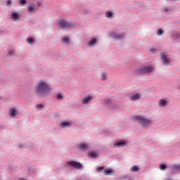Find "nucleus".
Instances as JSON below:
<instances>
[{"label":"nucleus","mask_w":180,"mask_h":180,"mask_svg":"<svg viewBox=\"0 0 180 180\" xmlns=\"http://www.w3.org/2000/svg\"><path fill=\"white\" fill-rule=\"evenodd\" d=\"M37 108H39V109H43V105L42 104H39L37 105Z\"/></svg>","instance_id":"c756f323"},{"label":"nucleus","mask_w":180,"mask_h":180,"mask_svg":"<svg viewBox=\"0 0 180 180\" xmlns=\"http://www.w3.org/2000/svg\"><path fill=\"white\" fill-rule=\"evenodd\" d=\"M161 58L165 65H169V63H171V61L169 60V58H168V56L161 53Z\"/></svg>","instance_id":"423d86ee"},{"label":"nucleus","mask_w":180,"mask_h":180,"mask_svg":"<svg viewBox=\"0 0 180 180\" xmlns=\"http://www.w3.org/2000/svg\"><path fill=\"white\" fill-rule=\"evenodd\" d=\"M96 43V39H92L89 41V47H92L94 44Z\"/></svg>","instance_id":"ddd939ff"},{"label":"nucleus","mask_w":180,"mask_h":180,"mask_svg":"<svg viewBox=\"0 0 180 180\" xmlns=\"http://www.w3.org/2000/svg\"><path fill=\"white\" fill-rule=\"evenodd\" d=\"M0 99H1V98L0 97Z\"/></svg>","instance_id":"c9c22d12"},{"label":"nucleus","mask_w":180,"mask_h":180,"mask_svg":"<svg viewBox=\"0 0 180 180\" xmlns=\"http://www.w3.org/2000/svg\"><path fill=\"white\" fill-rule=\"evenodd\" d=\"M112 169H105L104 170V174L105 175H109V174H111Z\"/></svg>","instance_id":"5701e85b"},{"label":"nucleus","mask_w":180,"mask_h":180,"mask_svg":"<svg viewBox=\"0 0 180 180\" xmlns=\"http://www.w3.org/2000/svg\"><path fill=\"white\" fill-rule=\"evenodd\" d=\"M131 172H139V167H137L136 165L133 166L132 167H131Z\"/></svg>","instance_id":"4468645a"},{"label":"nucleus","mask_w":180,"mask_h":180,"mask_svg":"<svg viewBox=\"0 0 180 180\" xmlns=\"http://www.w3.org/2000/svg\"><path fill=\"white\" fill-rule=\"evenodd\" d=\"M154 71L153 66H143L135 72L136 75H141V74H150Z\"/></svg>","instance_id":"f03ea898"},{"label":"nucleus","mask_w":180,"mask_h":180,"mask_svg":"<svg viewBox=\"0 0 180 180\" xmlns=\"http://www.w3.org/2000/svg\"><path fill=\"white\" fill-rule=\"evenodd\" d=\"M179 89H180V87H179Z\"/></svg>","instance_id":"e433bc0d"},{"label":"nucleus","mask_w":180,"mask_h":180,"mask_svg":"<svg viewBox=\"0 0 180 180\" xmlns=\"http://www.w3.org/2000/svg\"><path fill=\"white\" fill-rule=\"evenodd\" d=\"M117 147H124L126 146V141H120L114 144Z\"/></svg>","instance_id":"1a4fd4ad"},{"label":"nucleus","mask_w":180,"mask_h":180,"mask_svg":"<svg viewBox=\"0 0 180 180\" xmlns=\"http://www.w3.org/2000/svg\"><path fill=\"white\" fill-rule=\"evenodd\" d=\"M6 4H7V5H11V0H7Z\"/></svg>","instance_id":"2f4dec72"},{"label":"nucleus","mask_w":180,"mask_h":180,"mask_svg":"<svg viewBox=\"0 0 180 180\" xmlns=\"http://www.w3.org/2000/svg\"><path fill=\"white\" fill-rule=\"evenodd\" d=\"M105 16L108 18H112L113 17V13L108 11L106 13Z\"/></svg>","instance_id":"a211bd4d"},{"label":"nucleus","mask_w":180,"mask_h":180,"mask_svg":"<svg viewBox=\"0 0 180 180\" xmlns=\"http://www.w3.org/2000/svg\"><path fill=\"white\" fill-rule=\"evenodd\" d=\"M106 78H108V77L106 76V75H105V74H102V75H101V79H102L103 81H105V79H106Z\"/></svg>","instance_id":"393cba45"},{"label":"nucleus","mask_w":180,"mask_h":180,"mask_svg":"<svg viewBox=\"0 0 180 180\" xmlns=\"http://www.w3.org/2000/svg\"><path fill=\"white\" fill-rule=\"evenodd\" d=\"M136 120L143 127H148V126H150L151 124V120H148L147 118H144L143 116H136Z\"/></svg>","instance_id":"7ed1b4c3"},{"label":"nucleus","mask_w":180,"mask_h":180,"mask_svg":"<svg viewBox=\"0 0 180 180\" xmlns=\"http://www.w3.org/2000/svg\"><path fill=\"white\" fill-rule=\"evenodd\" d=\"M57 99H63V95L58 94L57 95Z\"/></svg>","instance_id":"cd10ccee"},{"label":"nucleus","mask_w":180,"mask_h":180,"mask_svg":"<svg viewBox=\"0 0 180 180\" xmlns=\"http://www.w3.org/2000/svg\"><path fill=\"white\" fill-rule=\"evenodd\" d=\"M63 41L64 43H69L70 42V39L68 37L63 38Z\"/></svg>","instance_id":"b1692460"},{"label":"nucleus","mask_w":180,"mask_h":180,"mask_svg":"<svg viewBox=\"0 0 180 180\" xmlns=\"http://www.w3.org/2000/svg\"><path fill=\"white\" fill-rule=\"evenodd\" d=\"M14 53H15V52H14L13 51H12V50H11V51H8V54H9L10 56H13Z\"/></svg>","instance_id":"c85d7f7f"},{"label":"nucleus","mask_w":180,"mask_h":180,"mask_svg":"<svg viewBox=\"0 0 180 180\" xmlns=\"http://www.w3.org/2000/svg\"><path fill=\"white\" fill-rule=\"evenodd\" d=\"M79 147L80 150H89V146L88 144H85V143L80 144Z\"/></svg>","instance_id":"9b49d317"},{"label":"nucleus","mask_w":180,"mask_h":180,"mask_svg":"<svg viewBox=\"0 0 180 180\" xmlns=\"http://www.w3.org/2000/svg\"><path fill=\"white\" fill-rule=\"evenodd\" d=\"M177 168H178V169H180V165H179V166L177 167Z\"/></svg>","instance_id":"72a5a7b5"},{"label":"nucleus","mask_w":180,"mask_h":180,"mask_svg":"<svg viewBox=\"0 0 180 180\" xmlns=\"http://www.w3.org/2000/svg\"><path fill=\"white\" fill-rule=\"evenodd\" d=\"M111 36L116 40H122L124 37V34H117L116 32H113Z\"/></svg>","instance_id":"0eeeda50"},{"label":"nucleus","mask_w":180,"mask_h":180,"mask_svg":"<svg viewBox=\"0 0 180 180\" xmlns=\"http://www.w3.org/2000/svg\"><path fill=\"white\" fill-rule=\"evenodd\" d=\"M11 18L12 19H13L14 20H16V19H18L19 18V15L16 13H13L12 15H11Z\"/></svg>","instance_id":"f3484780"},{"label":"nucleus","mask_w":180,"mask_h":180,"mask_svg":"<svg viewBox=\"0 0 180 180\" xmlns=\"http://www.w3.org/2000/svg\"><path fill=\"white\" fill-rule=\"evenodd\" d=\"M92 100V96H91L90 95L89 96H86L82 101V103L84 105H86V103H88L89 102V101Z\"/></svg>","instance_id":"6e6552de"},{"label":"nucleus","mask_w":180,"mask_h":180,"mask_svg":"<svg viewBox=\"0 0 180 180\" xmlns=\"http://www.w3.org/2000/svg\"><path fill=\"white\" fill-rule=\"evenodd\" d=\"M131 101H137V99H140V94H136L132 96H131Z\"/></svg>","instance_id":"f8f14e48"},{"label":"nucleus","mask_w":180,"mask_h":180,"mask_svg":"<svg viewBox=\"0 0 180 180\" xmlns=\"http://www.w3.org/2000/svg\"><path fill=\"white\" fill-rule=\"evenodd\" d=\"M103 167H100L97 168V171H102V169H103Z\"/></svg>","instance_id":"7c9ffc66"},{"label":"nucleus","mask_w":180,"mask_h":180,"mask_svg":"<svg viewBox=\"0 0 180 180\" xmlns=\"http://www.w3.org/2000/svg\"><path fill=\"white\" fill-rule=\"evenodd\" d=\"M168 11H169L168 8H165V12H168Z\"/></svg>","instance_id":"473e14b6"},{"label":"nucleus","mask_w":180,"mask_h":180,"mask_svg":"<svg viewBox=\"0 0 180 180\" xmlns=\"http://www.w3.org/2000/svg\"><path fill=\"white\" fill-rule=\"evenodd\" d=\"M60 126H63V127H65L67 126H70V122H64L60 124Z\"/></svg>","instance_id":"4be33fe9"},{"label":"nucleus","mask_w":180,"mask_h":180,"mask_svg":"<svg viewBox=\"0 0 180 180\" xmlns=\"http://www.w3.org/2000/svg\"><path fill=\"white\" fill-rule=\"evenodd\" d=\"M34 89L37 95H43L44 96L49 95L51 92V87L46 82H39L34 86Z\"/></svg>","instance_id":"f257e3e1"},{"label":"nucleus","mask_w":180,"mask_h":180,"mask_svg":"<svg viewBox=\"0 0 180 180\" xmlns=\"http://www.w3.org/2000/svg\"><path fill=\"white\" fill-rule=\"evenodd\" d=\"M160 169H165V168H167V166L165 165H160Z\"/></svg>","instance_id":"bb28decb"},{"label":"nucleus","mask_w":180,"mask_h":180,"mask_svg":"<svg viewBox=\"0 0 180 180\" xmlns=\"http://www.w3.org/2000/svg\"><path fill=\"white\" fill-rule=\"evenodd\" d=\"M34 9V5L32 4L28 6V12H32Z\"/></svg>","instance_id":"412c9836"},{"label":"nucleus","mask_w":180,"mask_h":180,"mask_svg":"<svg viewBox=\"0 0 180 180\" xmlns=\"http://www.w3.org/2000/svg\"><path fill=\"white\" fill-rule=\"evenodd\" d=\"M96 155H98L94 152L88 153V157H89L90 158H96Z\"/></svg>","instance_id":"2eb2a0df"},{"label":"nucleus","mask_w":180,"mask_h":180,"mask_svg":"<svg viewBox=\"0 0 180 180\" xmlns=\"http://www.w3.org/2000/svg\"><path fill=\"white\" fill-rule=\"evenodd\" d=\"M168 105V102L166 101L165 99H161L159 101V105H160L162 108L164 106H167Z\"/></svg>","instance_id":"9d476101"},{"label":"nucleus","mask_w":180,"mask_h":180,"mask_svg":"<svg viewBox=\"0 0 180 180\" xmlns=\"http://www.w3.org/2000/svg\"><path fill=\"white\" fill-rule=\"evenodd\" d=\"M179 37H180V34H179Z\"/></svg>","instance_id":"f704fd0d"},{"label":"nucleus","mask_w":180,"mask_h":180,"mask_svg":"<svg viewBox=\"0 0 180 180\" xmlns=\"http://www.w3.org/2000/svg\"><path fill=\"white\" fill-rule=\"evenodd\" d=\"M58 26L61 29H71V27H72V24L65 20H61L59 22Z\"/></svg>","instance_id":"20e7f679"},{"label":"nucleus","mask_w":180,"mask_h":180,"mask_svg":"<svg viewBox=\"0 0 180 180\" xmlns=\"http://www.w3.org/2000/svg\"><path fill=\"white\" fill-rule=\"evenodd\" d=\"M27 41L29 44H33V41H34V39H33L32 38L28 37L27 39Z\"/></svg>","instance_id":"6ab92c4d"},{"label":"nucleus","mask_w":180,"mask_h":180,"mask_svg":"<svg viewBox=\"0 0 180 180\" xmlns=\"http://www.w3.org/2000/svg\"><path fill=\"white\" fill-rule=\"evenodd\" d=\"M19 4H20V5H25L26 4V0H19Z\"/></svg>","instance_id":"a878e982"},{"label":"nucleus","mask_w":180,"mask_h":180,"mask_svg":"<svg viewBox=\"0 0 180 180\" xmlns=\"http://www.w3.org/2000/svg\"><path fill=\"white\" fill-rule=\"evenodd\" d=\"M9 112L10 116H15V115H16V110L15 108H11Z\"/></svg>","instance_id":"dca6fc26"},{"label":"nucleus","mask_w":180,"mask_h":180,"mask_svg":"<svg viewBox=\"0 0 180 180\" xmlns=\"http://www.w3.org/2000/svg\"><path fill=\"white\" fill-rule=\"evenodd\" d=\"M164 33V30L161 29H158L157 32L158 36H162V34Z\"/></svg>","instance_id":"aec40b11"},{"label":"nucleus","mask_w":180,"mask_h":180,"mask_svg":"<svg viewBox=\"0 0 180 180\" xmlns=\"http://www.w3.org/2000/svg\"><path fill=\"white\" fill-rule=\"evenodd\" d=\"M68 165H70V167H73V168H75V169H81V168H82V164L78 162L70 161L68 162Z\"/></svg>","instance_id":"39448f33"}]
</instances>
